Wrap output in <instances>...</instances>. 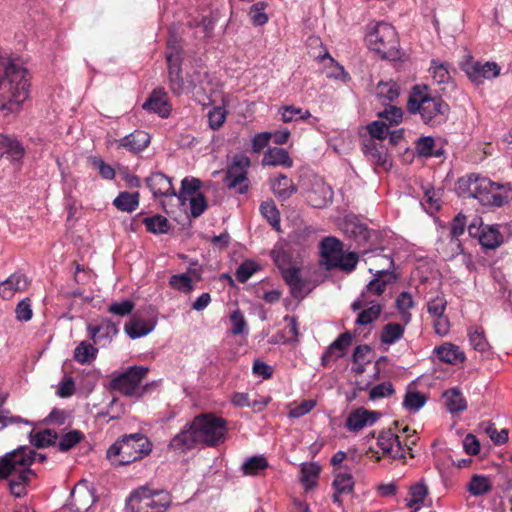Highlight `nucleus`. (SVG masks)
Segmentation results:
<instances>
[{
    "label": "nucleus",
    "instance_id": "obj_1",
    "mask_svg": "<svg viewBox=\"0 0 512 512\" xmlns=\"http://www.w3.org/2000/svg\"><path fill=\"white\" fill-rule=\"evenodd\" d=\"M28 70L0 52V111L18 112L30 94Z\"/></svg>",
    "mask_w": 512,
    "mask_h": 512
},
{
    "label": "nucleus",
    "instance_id": "obj_2",
    "mask_svg": "<svg viewBox=\"0 0 512 512\" xmlns=\"http://www.w3.org/2000/svg\"><path fill=\"white\" fill-rule=\"evenodd\" d=\"M455 190L463 198H474L483 205L495 207H501L512 198L510 188L474 173L459 178Z\"/></svg>",
    "mask_w": 512,
    "mask_h": 512
},
{
    "label": "nucleus",
    "instance_id": "obj_3",
    "mask_svg": "<svg viewBox=\"0 0 512 512\" xmlns=\"http://www.w3.org/2000/svg\"><path fill=\"white\" fill-rule=\"evenodd\" d=\"M407 108L410 113L419 114L421 120L432 127L445 123L450 112L449 105L441 96L432 95L426 85L412 88Z\"/></svg>",
    "mask_w": 512,
    "mask_h": 512
},
{
    "label": "nucleus",
    "instance_id": "obj_4",
    "mask_svg": "<svg viewBox=\"0 0 512 512\" xmlns=\"http://www.w3.org/2000/svg\"><path fill=\"white\" fill-rule=\"evenodd\" d=\"M152 443L143 433L126 434L107 450V458L115 466L128 465L147 456Z\"/></svg>",
    "mask_w": 512,
    "mask_h": 512
},
{
    "label": "nucleus",
    "instance_id": "obj_5",
    "mask_svg": "<svg viewBox=\"0 0 512 512\" xmlns=\"http://www.w3.org/2000/svg\"><path fill=\"white\" fill-rule=\"evenodd\" d=\"M172 504L171 494L164 489L141 486L129 495L126 512H166Z\"/></svg>",
    "mask_w": 512,
    "mask_h": 512
},
{
    "label": "nucleus",
    "instance_id": "obj_6",
    "mask_svg": "<svg viewBox=\"0 0 512 512\" xmlns=\"http://www.w3.org/2000/svg\"><path fill=\"white\" fill-rule=\"evenodd\" d=\"M366 42L383 59L394 61L400 58L397 32L389 23L378 22L366 35Z\"/></svg>",
    "mask_w": 512,
    "mask_h": 512
},
{
    "label": "nucleus",
    "instance_id": "obj_7",
    "mask_svg": "<svg viewBox=\"0 0 512 512\" xmlns=\"http://www.w3.org/2000/svg\"><path fill=\"white\" fill-rule=\"evenodd\" d=\"M201 444L216 447L223 443L228 433L227 421L212 413L197 415L191 422Z\"/></svg>",
    "mask_w": 512,
    "mask_h": 512
},
{
    "label": "nucleus",
    "instance_id": "obj_8",
    "mask_svg": "<svg viewBox=\"0 0 512 512\" xmlns=\"http://www.w3.org/2000/svg\"><path fill=\"white\" fill-rule=\"evenodd\" d=\"M166 60L168 64V78L171 92L180 96L194 90L198 85L202 84L204 73H198L197 79L184 80L181 76V56L180 51L175 46H169L166 52Z\"/></svg>",
    "mask_w": 512,
    "mask_h": 512
},
{
    "label": "nucleus",
    "instance_id": "obj_9",
    "mask_svg": "<svg viewBox=\"0 0 512 512\" xmlns=\"http://www.w3.org/2000/svg\"><path fill=\"white\" fill-rule=\"evenodd\" d=\"M36 452L26 446H21L0 457V479L21 474H33L30 466L34 462Z\"/></svg>",
    "mask_w": 512,
    "mask_h": 512
},
{
    "label": "nucleus",
    "instance_id": "obj_10",
    "mask_svg": "<svg viewBox=\"0 0 512 512\" xmlns=\"http://www.w3.org/2000/svg\"><path fill=\"white\" fill-rule=\"evenodd\" d=\"M469 80L474 84H483L485 80H491L499 76L501 68L496 62H481L469 57L461 65Z\"/></svg>",
    "mask_w": 512,
    "mask_h": 512
},
{
    "label": "nucleus",
    "instance_id": "obj_11",
    "mask_svg": "<svg viewBox=\"0 0 512 512\" xmlns=\"http://www.w3.org/2000/svg\"><path fill=\"white\" fill-rule=\"evenodd\" d=\"M250 160L244 155H236L232 164L228 167L224 182L229 189H237L239 194H244L248 190L247 168Z\"/></svg>",
    "mask_w": 512,
    "mask_h": 512
},
{
    "label": "nucleus",
    "instance_id": "obj_12",
    "mask_svg": "<svg viewBox=\"0 0 512 512\" xmlns=\"http://www.w3.org/2000/svg\"><path fill=\"white\" fill-rule=\"evenodd\" d=\"M147 373V367L132 366L127 371L114 377L110 386L126 396H133Z\"/></svg>",
    "mask_w": 512,
    "mask_h": 512
},
{
    "label": "nucleus",
    "instance_id": "obj_13",
    "mask_svg": "<svg viewBox=\"0 0 512 512\" xmlns=\"http://www.w3.org/2000/svg\"><path fill=\"white\" fill-rule=\"evenodd\" d=\"M275 262L285 283L290 288L291 295L297 299H304L311 292V288L309 287V280L302 278L300 268L282 265L279 256L275 259Z\"/></svg>",
    "mask_w": 512,
    "mask_h": 512
},
{
    "label": "nucleus",
    "instance_id": "obj_14",
    "mask_svg": "<svg viewBox=\"0 0 512 512\" xmlns=\"http://www.w3.org/2000/svg\"><path fill=\"white\" fill-rule=\"evenodd\" d=\"M197 262L191 263L185 273L174 274L169 278V285L176 291L189 294L194 290V283L202 279V268L195 267Z\"/></svg>",
    "mask_w": 512,
    "mask_h": 512
},
{
    "label": "nucleus",
    "instance_id": "obj_15",
    "mask_svg": "<svg viewBox=\"0 0 512 512\" xmlns=\"http://www.w3.org/2000/svg\"><path fill=\"white\" fill-rule=\"evenodd\" d=\"M306 201L314 208H324L332 201L333 191L322 179L315 178L305 193Z\"/></svg>",
    "mask_w": 512,
    "mask_h": 512
},
{
    "label": "nucleus",
    "instance_id": "obj_16",
    "mask_svg": "<svg viewBox=\"0 0 512 512\" xmlns=\"http://www.w3.org/2000/svg\"><path fill=\"white\" fill-rule=\"evenodd\" d=\"M94 491L88 488H75L71 492L70 501L62 512H89L96 502Z\"/></svg>",
    "mask_w": 512,
    "mask_h": 512
},
{
    "label": "nucleus",
    "instance_id": "obj_17",
    "mask_svg": "<svg viewBox=\"0 0 512 512\" xmlns=\"http://www.w3.org/2000/svg\"><path fill=\"white\" fill-rule=\"evenodd\" d=\"M199 443L196 430L191 427L190 422L186 423L181 431L171 439L169 447L176 452L184 453L193 449Z\"/></svg>",
    "mask_w": 512,
    "mask_h": 512
},
{
    "label": "nucleus",
    "instance_id": "obj_18",
    "mask_svg": "<svg viewBox=\"0 0 512 512\" xmlns=\"http://www.w3.org/2000/svg\"><path fill=\"white\" fill-rule=\"evenodd\" d=\"M150 143V135L142 130H135L131 134L117 140L110 141L109 144H116L117 149L125 148L132 153L143 151Z\"/></svg>",
    "mask_w": 512,
    "mask_h": 512
},
{
    "label": "nucleus",
    "instance_id": "obj_19",
    "mask_svg": "<svg viewBox=\"0 0 512 512\" xmlns=\"http://www.w3.org/2000/svg\"><path fill=\"white\" fill-rule=\"evenodd\" d=\"M87 331L90 339L96 344L101 341L110 343L119 332L117 323L108 318L102 319L96 325L89 324Z\"/></svg>",
    "mask_w": 512,
    "mask_h": 512
},
{
    "label": "nucleus",
    "instance_id": "obj_20",
    "mask_svg": "<svg viewBox=\"0 0 512 512\" xmlns=\"http://www.w3.org/2000/svg\"><path fill=\"white\" fill-rule=\"evenodd\" d=\"M380 417L376 411H368L365 408H358L352 411L346 420L348 430L358 432L366 426L373 425Z\"/></svg>",
    "mask_w": 512,
    "mask_h": 512
},
{
    "label": "nucleus",
    "instance_id": "obj_21",
    "mask_svg": "<svg viewBox=\"0 0 512 512\" xmlns=\"http://www.w3.org/2000/svg\"><path fill=\"white\" fill-rule=\"evenodd\" d=\"M321 265L327 270L330 268V264L335 262L336 259L343 251L342 242L333 236H327L323 238L319 244Z\"/></svg>",
    "mask_w": 512,
    "mask_h": 512
},
{
    "label": "nucleus",
    "instance_id": "obj_22",
    "mask_svg": "<svg viewBox=\"0 0 512 512\" xmlns=\"http://www.w3.org/2000/svg\"><path fill=\"white\" fill-rule=\"evenodd\" d=\"M143 109L157 113L162 118H167L171 112V105L165 89H154L150 97L143 104Z\"/></svg>",
    "mask_w": 512,
    "mask_h": 512
},
{
    "label": "nucleus",
    "instance_id": "obj_23",
    "mask_svg": "<svg viewBox=\"0 0 512 512\" xmlns=\"http://www.w3.org/2000/svg\"><path fill=\"white\" fill-rule=\"evenodd\" d=\"M29 286L28 278L22 273H13L0 283V297L11 299L15 293L25 291Z\"/></svg>",
    "mask_w": 512,
    "mask_h": 512
},
{
    "label": "nucleus",
    "instance_id": "obj_24",
    "mask_svg": "<svg viewBox=\"0 0 512 512\" xmlns=\"http://www.w3.org/2000/svg\"><path fill=\"white\" fill-rule=\"evenodd\" d=\"M377 444L384 454L394 459L404 457V449L399 437L391 430L382 431L377 438Z\"/></svg>",
    "mask_w": 512,
    "mask_h": 512
},
{
    "label": "nucleus",
    "instance_id": "obj_25",
    "mask_svg": "<svg viewBox=\"0 0 512 512\" xmlns=\"http://www.w3.org/2000/svg\"><path fill=\"white\" fill-rule=\"evenodd\" d=\"M146 181L154 196H177L172 186L171 178L162 172L151 174Z\"/></svg>",
    "mask_w": 512,
    "mask_h": 512
},
{
    "label": "nucleus",
    "instance_id": "obj_26",
    "mask_svg": "<svg viewBox=\"0 0 512 512\" xmlns=\"http://www.w3.org/2000/svg\"><path fill=\"white\" fill-rule=\"evenodd\" d=\"M157 321L154 319L144 320L134 316L125 324V332L131 339H138L151 333Z\"/></svg>",
    "mask_w": 512,
    "mask_h": 512
},
{
    "label": "nucleus",
    "instance_id": "obj_27",
    "mask_svg": "<svg viewBox=\"0 0 512 512\" xmlns=\"http://www.w3.org/2000/svg\"><path fill=\"white\" fill-rule=\"evenodd\" d=\"M25 154L23 145L17 138L0 133V157L6 155L11 160H20Z\"/></svg>",
    "mask_w": 512,
    "mask_h": 512
},
{
    "label": "nucleus",
    "instance_id": "obj_28",
    "mask_svg": "<svg viewBox=\"0 0 512 512\" xmlns=\"http://www.w3.org/2000/svg\"><path fill=\"white\" fill-rule=\"evenodd\" d=\"M270 185L274 195L281 201H286L297 192L296 185L285 174H279L277 177L271 178Z\"/></svg>",
    "mask_w": 512,
    "mask_h": 512
},
{
    "label": "nucleus",
    "instance_id": "obj_29",
    "mask_svg": "<svg viewBox=\"0 0 512 512\" xmlns=\"http://www.w3.org/2000/svg\"><path fill=\"white\" fill-rule=\"evenodd\" d=\"M262 163L263 165L284 166L287 168H290L293 165V161L290 158L288 151L280 147L268 148L264 154Z\"/></svg>",
    "mask_w": 512,
    "mask_h": 512
},
{
    "label": "nucleus",
    "instance_id": "obj_30",
    "mask_svg": "<svg viewBox=\"0 0 512 512\" xmlns=\"http://www.w3.org/2000/svg\"><path fill=\"white\" fill-rule=\"evenodd\" d=\"M434 352L442 362L452 365L459 364L465 359L464 352L452 343H445L435 348Z\"/></svg>",
    "mask_w": 512,
    "mask_h": 512
},
{
    "label": "nucleus",
    "instance_id": "obj_31",
    "mask_svg": "<svg viewBox=\"0 0 512 512\" xmlns=\"http://www.w3.org/2000/svg\"><path fill=\"white\" fill-rule=\"evenodd\" d=\"M362 150L373 163L384 167L387 164H389V166L391 165L388 161V153L386 148L383 145L376 143L375 140H367L363 144Z\"/></svg>",
    "mask_w": 512,
    "mask_h": 512
},
{
    "label": "nucleus",
    "instance_id": "obj_32",
    "mask_svg": "<svg viewBox=\"0 0 512 512\" xmlns=\"http://www.w3.org/2000/svg\"><path fill=\"white\" fill-rule=\"evenodd\" d=\"M443 399L447 410L456 414L466 410L467 402L458 388H451L443 393Z\"/></svg>",
    "mask_w": 512,
    "mask_h": 512
},
{
    "label": "nucleus",
    "instance_id": "obj_33",
    "mask_svg": "<svg viewBox=\"0 0 512 512\" xmlns=\"http://www.w3.org/2000/svg\"><path fill=\"white\" fill-rule=\"evenodd\" d=\"M472 496H483L492 491L493 486L489 477L475 474L471 477L466 487Z\"/></svg>",
    "mask_w": 512,
    "mask_h": 512
},
{
    "label": "nucleus",
    "instance_id": "obj_34",
    "mask_svg": "<svg viewBox=\"0 0 512 512\" xmlns=\"http://www.w3.org/2000/svg\"><path fill=\"white\" fill-rule=\"evenodd\" d=\"M428 494V488L423 482H418L409 488V496L405 499L406 505L417 512Z\"/></svg>",
    "mask_w": 512,
    "mask_h": 512
},
{
    "label": "nucleus",
    "instance_id": "obj_35",
    "mask_svg": "<svg viewBox=\"0 0 512 512\" xmlns=\"http://www.w3.org/2000/svg\"><path fill=\"white\" fill-rule=\"evenodd\" d=\"M404 332V325L395 322L388 323L382 328L380 341L383 344L392 345L403 337Z\"/></svg>",
    "mask_w": 512,
    "mask_h": 512
},
{
    "label": "nucleus",
    "instance_id": "obj_36",
    "mask_svg": "<svg viewBox=\"0 0 512 512\" xmlns=\"http://www.w3.org/2000/svg\"><path fill=\"white\" fill-rule=\"evenodd\" d=\"M113 204L120 211L131 213L139 206V193L120 192Z\"/></svg>",
    "mask_w": 512,
    "mask_h": 512
},
{
    "label": "nucleus",
    "instance_id": "obj_37",
    "mask_svg": "<svg viewBox=\"0 0 512 512\" xmlns=\"http://www.w3.org/2000/svg\"><path fill=\"white\" fill-rule=\"evenodd\" d=\"M320 470V466L314 462L304 463L301 465L300 481L305 486V488L310 489L316 486Z\"/></svg>",
    "mask_w": 512,
    "mask_h": 512
},
{
    "label": "nucleus",
    "instance_id": "obj_38",
    "mask_svg": "<svg viewBox=\"0 0 512 512\" xmlns=\"http://www.w3.org/2000/svg\"><path fill=\"white\" fill-rule=\"evenodd\" d=\"M358 261L359 256L356 252H348L346 254L342 252L336 261L330 264L328 270L340 269L346 273H351L355 270Z\"/></svg>",
    "mask_w": 512,
    "mask_h": 512
},
{
    "label": "nucleus",
    "instance_id": "obj_39",
    "mask_svg": "<svg viewBox=\"0 0 512 512\" xmlns=\"http://www.w3.org/2000/svg\"><path fill=\"white\" fill-rule=\"evenodd\" d=\"M481 245L488 249H495L503 242L501 233L493 227H483L479 235Z\"/></svg>",
    "mask_w": 512,
    "mask_h": 512
},
{
    "label": "nucleus",
    "instance_id": "obj_40",
    "mask_svg": "<svg viewBox=\"0 0 512 512\" xmlns=\"http://www.w3.org/2000/svg\"><path fill=\"white\" fill-rule=\"evenodd\" d=\"M98 350L88 341H82L74 350V359L80 364H89L96 359Z\"/></svg>",
    "mask_w": 512,
    "mask_h": 512
},
{
    "label": "nucleus",
    "instance_id": "obj_41",
    "mask_svg": "<svg viewBox=\"0 0 512 512\" xmlns=\"http://www.w3.org/2000/svg\"><path fill=\"white\" fill-rule=\"evenodd\" d=\"M143 223L148 232L153 234H165L170 230V223L166 217L157 214L152 217H145Z\"/></svg>",
    "mask_w": 512,
    "mask_h": 512
},
{
    "label": "nucleus",
    "instance_id": "obj_42",
    "mask_svg": "<svg viewBox=\"0 0 512 512\" xmlns=\"http://www.w3.org/2000/svg\"><path fill=\"white\" fill-rule=\"evenodd\" d=\"M383 260L387 262V268H383L381 270L374 271L372 268L369 269V272L379 278L380 282L384 284L386 287L390 284H393L397 281L398 276L393 271L394 261L390 257L381 256Z\"/></svg>",
    "mask_w": 512,
    "mask_h": 512
},
{
    "label": "nucleus",
    "instance_id": "obj_43",
    "mask_svg": "<svg viewBox=\"0 0 512 512\" xmlns=\"http://www.w3.org/2000/svg\"><path fill=\"white\" fill-rule=\"evenodd\" d=\"M58 439V434L51 429H44L43 431L37 432L33 434L30 432V442L33 446L37 448H44L56 443Z\"/></svg>",
    "mask_w": 512,
    "mask_h": 512
},
{
    "label": "nucleus",
    "instance_id": "obj_44",
    "mask_svg": "<svg viewBox=\"0 0 512 512\" xmlns=\"http://www.w3.org/2000/svg\"><path fill=\"white\" fill-rule=\"evenodd\" d=\"M449 67L450 64L447 62L432 60L429 71L433 80L438 84L448 83L451 80Z\"/></svg>",
    "mask_w": 512,
    "mask_h": 512
},
{
    "label": "nucleus",
    "instance_id": "obj_45",
    "mask_svg": "<svg viewBox=\"0 0 512 512\" xmlns=\"http://www.w3.org/2000/svg\"><path fill=\"white\" fill-rule=\"evenodd\" d=\"M416 151L423 157H440L441 149H435V140L431 136L421 137L416 142Z\"/></svg>",
    "mask_w": 512,
    "mask_h": 512
},
{
    "label": "nucleus",
    "instance_id": "obj_46",
    "mask_svg": "<svg viewBox=\"0 0 512 512\" xmlns=\"http://www.w3.org/2000/svg\"><path fill=\"white\" fill-rule=\"evenodd\" d=\"M281 120L284 123H289L298 120H306L311 117L309 110H303L293 105L283 106L279 109Z\"/></svg>",
    "mask_w": 512,
    "mask_h": 512
},
{
    "label": "nucleus",
    "instance_id": "obj_47",
    "mask_svg": "<svg viewBox=\"0 0 512 512\" xmlns=\"http://www.w3.org/2000/svg\"><path fill=\"white\" fill-rule=\"evenodd\" d=\"M375 93L379 99L392 102L399 96V86L394 81H380L376 86Z\"/></svg>",
    "mask_w": 512,
    "mask_h": 512
},
{
    "label": "nucleus",
    "instance_id": "obj_48",
    "mask_svg": "<svg viewBox=\"0 0 512 512\" xmlns=\"http://www.w3.org/2000/svg\"><path fill=\"white\" fill-rule=\"evenodd\" d=\"M268 467V461L263 456L248 458L242 465L244 475H257Z\"/></svg>",
    "mask_w": 512,
    "mask_h": 512
},
{
    "label": "nucleus",
    "instance_id": "obj_49",
    "mask_svg": "<svg viewBox=\"0 0 512 512\" xmlns=\"http://www.w3.org/2000/svg\"><path fill=\"white\" fill-rule=\"evenodd\" d=\"M382 312V306L380 304H373L367 309L362 310L355 321L356 325L363 326L368 325L376 321Z\"/></svg>",
    "mask_w": 512,
    "mask_h": 512
},
{
    "label": "nucleus",
    "instance_id": "obj_50",
    "mask_svg": "<svg viewBox=\"0 0 512 512\" xmlns=\"http://www.w3.org/2000/svg\"><path fill=\"white\" fill-rule=\"evenodd\" d=\"M33 474H21L13 477L9 481L10 492L16 497H22L26 494V486L30 482Z\"/></svg>",
    "mask_w": 512,
    "mask_h": 512
},
{
    "label": "nucleus",
    "instance_id": "obj_51",
    "mask_svg": "<svg viewBox=\"0 0 512 512\" xmlns=\"http://www.w3.org/2000/svg\"><path fill=\"white\" fill-rule=\"evenodd\" d=\"M84 439V434L79 430H71L64 434L58 443V449L61 452L71 450L76 444Z\"/></svg>",
    "mask_w": 512,
    "mask_h": 512
},
{
    "label": "nucleus",
    "instance_id": "obj_52",
    "mask_svg": "<svg viewBox=\"0 0 512 512\" xmlns=\"http://www.w3.org/2000/svg\"><path fill=\"white\" fill-rule=\"evenodd\" d=\"M466 216L462 213H459L451 223L450 235L451 240L450 243L455 245L457 248H460V243L458 237L461 236L466 228Z\"/></svg>",
    "mask_w": 512,
    "mask_h": 512
},
{
    "label": "nucleus",
    "instance_id": "obj_53",
    "mask_svg": "<svg viewBox=\"0 0 512 512\" xmlns=\"http://www.w3.org/2000/svg\"><path fill=\"white\" fill-rule=\"evenodd\" d=\"M426 403V397L418 391H408L405 394L403 406L408 410L417 411Z\"/></svg>",
    "mask_w": 512,
    "mask_h": 512
},
{
    "label": "nucleus",
    "instance_id": "obj_54",
    "mask_svg": "<svg viewBox=\"0 0 512 512\" xmlns=\"http://www.w3.org/2000/svg\"><path fill=\"white\" fill-rule=\"evenodd\" d=\"M469 341L472 347L479 352H486L489 348L482 328L470 329L468 332Z\"/></svg>",
    "mask_w": 512,
    "mask_h": 512
},
{
    "label": "nucleus",
    "instance_id": "obj_55",
    "mask_svg": "<svg viewBox=\"0 0 512 512\" xmlns=\"http://www.w3.org/2000/svg\"><path fill=\"white\" fill-rule=\"evenodd\" d=\"M260 212L264 218L273 226L278 227L280 222L279 211L275 205V203L270 201H265L260 205Z\"/></svg>",
    "mask_w": 512,
    "mask_h": 512
},
{
    "label": "nucleus",
    "instance_id": "obj_56",
    "mask_svg": "<svg viewBox=\"0 0 512 512\" xmlns=\"http://www.w3.org/2000/svg\"><path fill=\"white\" fill-rule=\"evenodd\" d=\"M266 4L264 2L254 3L249 11L251 22L255 26H262L268 21V16L264 12Z\"/></svg>",
    "mask_w": 512,
    "mask_h": 512
},
{
    "label": "nucleus",
    "instance_id": "obj_57",
    "mask_svg": "<svg viewBox=\"0 0 512 512\" xmlns=\"http://www.w3.org/2000/svg\"><path fill=\"white\" fill-rule=\"evenodd\" d=\"M447 300L444 295H436L427 302V312L430 316H441L445 313Z\"/></svg>",
    "mask_w": 512,
    "mask_h": 512
},
{
    "label": "nucleus",
    "instance_id": "obj_58",
    "mask_svg": "<svg viewBox=\"0 0 512 512\" xmlns=\"http://www.w3.org/2000/svg\"><path fill=\"white\" fill-rule=\"evenodd\" d=\"M16 319L20 322H27L33 316L32 303L29 297H26L18 302L15 308Z\"/></svg>",
    "mask_w": 512,
    "mask_h": 512
},
{
    "label": "nucleus",
    "instance_id": "obj_59",
    "mask_svg": "<svg viewBox=\"0 0 512 512\" xmlns=\"http://www.w3.org/2000/svg\"><path fill=\"white\" fill-rule=\"evenodd\" d=\"M484 425L485 433L490 437L495 445H502L508 441V430L502 429L498 431L495 425L491 422H487Z\"/></svg>",
    "mask_w": 512,
    "mask_h": 512
},
{
    "label": "nucleus",
    "instance_id": "obj_60",
    "mask_svg": "<svg viewBox=\"0 0 512 512\" xmlns=\"http://www.w3.org/2000/svg\"><path fill=\"white\" fill-rule=\"evenodd\" d=\"M258 268V265L254 261L247 260L237 268L235 277L240 283H245Z\"/></svg>",
    "mask_w": 512,
    "mask_h": 512
},
{
    "label": "nucleus",
    "instance_id": "obj_61",
    "mask_svg": "<svg viewBox=\"0 0 512 512\" xmlns=\"http://www.w3.org/2000/svg\"><path fill=\"white\" fill-rule=\"evenodd\" d=\"M333 486L338 493L351 492L354 486L352 476L348 473L337 474L333 481Z\"/></svg>",
    "mask_w": 512,
    "mask_h": 512
},
{
    "label": "nucleus",
    "instance_id": "obj_62",
    "mask_svg": "<svg viewBox=\"0 0 512 512\" xmlns=\"http://www.w3.org/2000/svg\"><path fill=\"white\" fill-rule=\"evenodd\" d=\"M135 308V304L131 300H124L122 302H113L108 306V312L117 316H128Z\"/></svg>",
    "mask_w": 512,
    "mask_h": 512
},
{
    "label": "nucleus",
    "instance_id": "obj_63",
    "mask_svg": "<svg viewBox=\"0 0 512 512\" xmlns=\"http://www.w3.org/2000/svg\"><path fill=\"white\" fill-rule=\"evenodd\" d=\"M226 120V110L224 107H214L208 113L209 126L213 130L219 129Z\"/></svg>",
    "mask_w": 512,
    "mask_h": 512
},
{
    "label": "nucleus",
    "instance_id": "obj_64",
    "mask_svg": "<svg viewBox=\"0 0 512 512\" xmlns=\"http://www.w3.org/2000/svg\"><path fill=\"white\" fill-rule=\"evenodd\" d=\"M367 130L373 140H384L389 133L388 125L381 121H373L367 126Z\"/></svg>",
    "mask_w": 512,
    "mask_h": 512
}]
</instances>
